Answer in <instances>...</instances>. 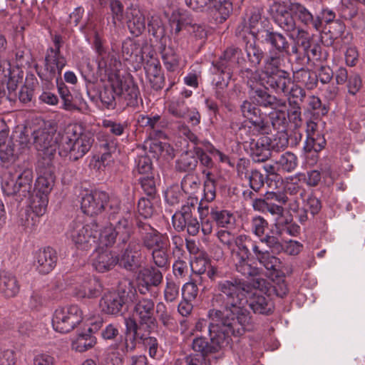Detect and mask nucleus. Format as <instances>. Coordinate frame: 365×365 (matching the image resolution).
I'll use <instances>...</instances> for the list:
<instances>
[{"label":"nucleus","instance_id":"obj_55","mask_svg":"<svg viewBox=\"0 0 365 365\" xmlns=\"http://www.w3.org/2000/svg\"><path fill=\"white\" fill-rule=\"evenodd\" d=\"M168 113L178 118H185L189 112V107L182 98L173 100L168 104Z\"/></svg>","mask_w":365,"mask_h":365},{"label":"nucleus","instance_id":"obj_42","mask_svg":"<svg viewBox=\"0 0 365 365\" xmlns=\"http://www.w3.org/2000/svg\"><path fill=\"white\" fill-rule=\"evenodd\" d=\"M294 80L302 85L307 89L312 90L317 85V75L308 68H301L294 71Z\"/></svg>","mask_w":365,"mask_h":365},{"label":"nucleus","instance_id":"obj_8","mask_svg":"<svg viewBox=\"0 0 365 365\" xmlns=\"http://www.w3.org/2000/svg\"><path fill=\"white\" fill-rule=\"evenodd\" d=\"M81 208L88 215H95L103 210L109 214V220H113L120 210V200L114 196H109L103 191H94L86 194L81 199Z\"/></svg>","mask_w":365,"mask_h":365},{"label":"nucleus","instance_id":"obj_1","mask_svg":"<svg viewBox=\"0 0 365 365\" xmlns=\"http://www.w3.org/2000/svg\"><path fill=\"white\" fill-rule=\"evenodd\" d=\"M245 283L238 278L220 280L210 301V309L205 319H199L195 331L222 337H240L255 329L252 317L242 304Z\"/></svg>","mask_w":365,"mask_h":365},{"label":"nucleus","instance_id":"obj_53","mask_svg":"<svg viewBox=\"0 0 365 365\" xmlns=\"http://www.w3.org/2000/svg\"><path fill=\"white\" fill-rule=\"evenodd\" d=\"M272 109L274 110L269 113V119L273 128L278 130H285L288 125L286 108Z\"/></svg>","mask_w":365,"mask_h":365},{"label":"nucleus","instance_id":"obj_48","mask_svg":"<svg viewBox=\"0 0 365 365\" xmlns=\"http://www.w3.org/2000/svg\"><path fill=\"white\" fill-rule=\"evenodd\" d=\"M131 15L132 18L128 21V27L132 34L138 36L145 29V16L138 9H133Z\"/></svg>","mask_w":365,"mask_h":365},{"label":"nucleus","instance_id":"obj_15","mask_svg":"<svg viewBox=\"0 0 365 365\" xmlns=\"http://www.w3.org/2000/svg\"><path fill=\"white\" fill-rule=\"evenodd\" d=\"M21 139L19 143H16L8 138V131L0 130V161L4 166L7 167L14 163L21 154V149L29 142L26 138L21 136Z\"/></svg>","mask_w":365,"mask_h":365},{"label":"nucleus","instance_id":"obj_27","mask_svg":"<svg viewBox=\"0 0 365 365\" xmlns=\"http://www.w3.org/2000/svg\"><path fill=\"white\" fill-rule=\"evenodd\" d=\"M246 143L249 144L250 155L255 163H264L271 157L269 138L262 136L257 139L250 138Z\"/></svg>","mask_w":365,"mask_h":365},{"label":"nucleus","instance_id":"obj_5","mask_svg":"<svg viewBox=\"0 0 365 365\" xmlns=\"http://www.w3.org/2000/svg\"><path fill=\"white\" fill-rule=\"evenodd\" d=\"M137 232L145 249L151 251L154 267L166 270L170 267L168 250L170 246L169 237L161 233L150 224L140 220L135 221Z\"/></svg>","mask_w":365,"mask_h":365},{"label":"nucleus","instance_id":"obj_60","mask_svg":"<svg viewBox=\"0 0 365 365\" xmlns=\"http://www.w3.org/2000/svg\"><path fill=\"white\" fill-rule=\"evenodd\" d=\"M288 91L284 95L289 96L290 106L294 105L295 103L300 106L304 102L307 96L304 89L298 85H293L291 88L289 87Z\"/></svg>","mask_w":365,"mask_h":365},{"label":"nucleus","instance_id":"obj_49","mask_svg":"<svg viewBox=\"0 0 365 365\" xmlns=\"http://www.w3.org/2000/svg\"><path fill=\"white\" fill-rule=\"evenodd\" d=\"M202 174L205 175V180L204 181V200L207 202H212L216 197V186L217 179L213 173L210 171H202Z\"/></svg>","mask_w":365,"mask_h":365},{"label":"nucleus","instance_id":"obj_13","mask_svg":"<svg viewBox=\"0 0 365 365\" xmlns=\"http://www.w3.org/2000/svg\"><path fill=\"white\" fill-rule=\"evenodd\" d=\"M36 172L38 177L34 184L33 192L48 197V195L54 187L56 180L53 161L49 158L38 160Z\"/></svg>","mask_w":365,"mask_h":365},{"label":"nucleus","instance_id":"obj_29","mask_svg":"<svg viewBox=\"0 0 365 365\" xmlns=\"http://www.w3.org/2000/svg\"><path fill=\"white\" fill-rule=\"evenodd\" d=\"M103 291V285L95 277H86L75 289V295L78 298L93 299L99 297Z\"/></svg>","mask_w":365,"mask_h":365},{"label":"nucleus","instance_id":"obj_47","mask_svg":"<svg viewBox=\"0 0 365 365\" xmlns=\"http://www.w3.org/2000/svg\"><path fill=\"white\" fill-rule=\"evenodd\" d=\"M247 53V63H249V68H256L261 63L264 58V51L254 41L253 43H247L245 46Z\"/></svg>","mask_w":365,"mask_h":365},{"label":"nucleus","instance_id":"obj_63","mask_svg":"<svg viewBox=\"0 0 365 365\" xmlns=\"http://www.w3.org/2000/svg\"><path fill=\"white\" fill-rule=\"evenodd\" d=\"M250 187L255 192H259L266 182V178L264 175L257 169L250 170L247 178Z\"/></svg>","mask_w":365,"mask_h":365},{"label":"nucleus","instance_id":"obj_11","mask_svg":"<svg viewBox=\"0 0 365 365\" xmlns=\"http://www.w3.org/2000/svg\"><path fill=\"white\" fill-rule=\"evenodd\" d=\"M54 135L55 132L52 128H41L33 131L34 144L39 152L38 160L49 158L53 161L59 143V138H55Z\"/></svg>","mask_w":365,"mask_h":365},{"label":"nucleus","instance_id":"obj_50","mask_svg":"<svg viewBox=\"0 0 365 365\" xmlns=\"http://www.w3.org/2000/svg\"><path fill=\"white\" fill-rule=\"evenodd\" d=\"M96 343V339L88 332L79 334L72 343V349L78 352H84L92 348Z\"/></svg>","mask_w":365,"mask_h":365},{"label":"nucleus","instance_id":"obj_35","mask_svg":"<svg viewBox=\"0 0 365 365\" xmlns=\"http://www.w3.org/2000/svg\"><path fill=\"white\" fill-rule=\"evenodd\" d=\"M119 88L122 92L119 93V101H123L128 106L135 107L138 103L139 89L132 81H123Z\"/></svg>","mask_w":365,"mask_h":365},{"label":"nucleus","instance_id":"obj_45","mask_svg":"<svg viewBox=\"0 0 365 365\" xmlns=\"http://www.w3.org/2000/svg\"><path fill=\"white\" fill-rule=\"evenodd\" d=\"M37 74L42 81H45V84L48 87V84L51 83L53 79L58 81L61 79V71L58 70L55 66L50 63L48 61H44V66L43 68L38 69L36 68Z\"/></svg>","mask_w":365,"mask_h":365},{"label":"nucleus","instance_id":"obj_51","mask_svg":"<svg viewBox=\"0 0 365 365\" xmlns=\"http://www.w3.org/2000/svg\"><path fill=\"white\" fill-rule=\"evenodd\" d=\"M276 164L278 165L279 170L292 173L297 167L298 158L296 155L287 151L282 154L279 158L276 160Z\"/></svg>","mask_w":365,"mask_h":365},{"label":"nucleus","instance_id":"obj_19","mask_svg":"<svg viewBox=\"0 0 365 365\" xmlns=\"http://www.w3.org/2000/svg\"><path fill=\"white\" fill-rule=\"evenodd\" d=\"M155 302L152 299L142 297L138 299L133 307V316L138 319L140 327L145 326V331L150 332L155 327L156 319L154 316Z\"/></svg>","mask_w":365,"mask_h":365},{"label":"nucleus","instance_id":"obj_10","mask_svg":"<svg viewBox=\"0 0 365 365\" xmlns=\"http://www.w3.org/2000/svg\"><path fill=\"white\" fill-rule=\"evenodd\" d=\"M98 225L92 222L84 225L81 222H73L71 225L70 237L78 249L88 250L96 242Z\"/></svg>","mask_w":365,"mask_h":365},{"label":"nucleus","instance_id":"obj_59","mask_svg":"<svg viewBox=\"0 0 365 365\" xmlns=\"http://www.w3.org/2000/svg\"><path fill=\"white\" fill-rule=\"evenodd\" d=\"M200 187V179L191 174L185 175L181 181V188L186 194L192 195L196 193Z\"/></svg>","mask_w":365,"mask_h":365},{"label":"nucleus","instance_id":"obj_64","mask_svg":"<svg viewBox=\"0 0 365 365\" xmlns=\"http://www.w3.org/2000/svg\"><path fill=\"white\" fill-rule=\"evenodd\" d=\"M309 109L317 115H325L327 114L329 108L323 104L320 98L316 96H310L308 98Z\"/></svg>","mask_w":365,"mask_h":365},{"label":"nucleus","instance_id":"obj_25","mask_svg":"<svg viewBox=\"0 0 365 365\" xmlns=\"http://www.w3.org/2000/svg\"><path fill=\"white\" fill-rule=\"evenodd\" d=\"M273 49L272 51L269 52V55L264 59V73H272L274 72H279V71H284L282 68L284 63V55L288 56H291L289 53L290 43L285 36V43L284 47L282 46L278 48L274 45H269Z\"/></svg>","mask_w":365,"mask_h":365},{"label":"nucleus","instance_id":"obj_32","mask_svg":"<svg viewBox=\"0 0 365 365\" xmlns=\"http://www.w3.org/2000/svg\"><path fill=\"white\" fill-rule=\"evenodd\" d=\"M138 122L142 127H148L150 128L156 137L162 138L165 135L163 129L168 128V120L162 115L155 114L154 115H140Z\"/></svg>","mask_w":365,"mask_h":365},{"label":"nucleus","instance_id":"obj_3","mask_svg":"<svg viewBox=\"0 0 365 365\" xmlns=\"http://www.w3.org/2000/svg\"><path fill=\"white\" fill-rule=\"evenodd\" d=\"M241 56L242 51L240 48L230 47L225 51L218 61L212 63L211 71L214 75L212 83L215 86V96L222 104L227 103V88L235 66L241 67L242 78H248L253 74L252 69L247 68V62Z\"/></svg>","mask_w":365,"mask_h":365},{"label":"nucleus","instance_id":"obj_31","mask_svg":"<svg viewBox=\"0 0 365 365\" xmlns=\"http://www.w3.org/2000/svg\"><path fill=\"white\" fill-rule=\"evenodd\" d=\"M288 9L293 14L294 18L297 19L302 24L312 26L315 30H319L321 22L319 18H314L309 10L299 2H289Z\"/></svg>","mask_w":365,"mask_h":365},{"label":"nucleus","instance_id":"obj_54","mask_svg":"<svg viewBox=\"0 0 365 365\" xmlns=\"http://www.w3.org/2000/svg\"><path fill=\"white\" fill-rule=\"evenodd\" d=\"M56 85L58 93L63 102V108L67 110H77L78 107L73 102V96L68 89L65 85L62 80L58 81L57 78Z\"/></svg>","mask_w":365,"mask_h":365},{"label":"nucleus","instance_id":"obj_33","mask_svg":"<svg viewBox=\"0 0 365 365\" xmlns=\"http://www.w3.org/2000/svg\"><path fill=\"white\" fill-rule=\"evenodd\" d=\"M198 164V158L196 155L195 147L192 150L182 152L175 163V169L179 173L193 172Z\"/></svg>","mask_w":365,"mask_h":365},{"label":"nucleus","instance_id":"obj_12","mask_svg":"<svg viewBox=\"0 0 365 365\" xmlns=\"http://www.w3.org/2000/svg\"><path fill=\"white\" fill-rule=\"evenodd\" d=\"M242 116L248 121L252 131L257 134L264 135L269 133V125L266 114L252 101L245 100L240 106Z\"/></svg>","mask_w":365,"mask_h":365},{"label":"nucleus","instance_id":"obj_26","mask_svg":"<svg viewBox=\"0 0 365 365\" xmlns=\"http://www.w3.org/2000/svg\"><path fill=\"white\" fill-rule=\"evenodd\" d=\"M57 260L56 251L52 247H47L36 252L34 266L39 274H47L54 269Z\"/></svg>","mask_w":365,"mask_h":365},{"label":"nucleus","instance_id":"obj_58","mask_svg":"<svg viewBox=\"0 0 365 365\" xmlns=\"http://www.w3.org/2000/svg\"><path fill=\"white\" fill-rule=\"evenodd\" d=\"M289 145V135L285 130H279L273 138H270L269 145L271 150L279 152L287 148Z\"/></svg>","mask_w":365,"mask_h":365},{"label":"nucleus","instance_id":"obj_9","mask_svg":"<svg viewBox=\"0 0 365 365\" xmlns=\"http://www.w3.org/2000/svg\"><path fill=\"white\" fill-rule=\"evenodd\" d=\"M83 320V312L76 304L58 307L54 312L52 325L55 331L64 334L75 329Z\"/></svg>","mask_w":365,"mask_h":365},{"label":"nucleus","instance_id":"obj_40","mask_svg":"<svg viewBox=\"0 0 365 365\" xmlns=\"http://www.w3.org/2000/svg\"><path fill=\"white\" fill-rule=\"evenodd\" d=\"M113 229L120 244L125 245L129 243L131 236L133 235V225L128 219L122 217L114 225Z\"/></svg>","mask_w":365,"mask_h":365},{"label":"nucleus","instance_id":"obj_46","mask_svg":"<svg viewBox=\"0 0 365 365\" xmlns=\"http://www.w3.org/2000/svg\"><path fill=\"white\" fill-rule=\"evenodd\" d=\"M161 56L168 71L175 72L179 68L180 57L173 47L164 46L161 51Z\"/></svg>","mask_w":365,"mask_h":365},{"label":"nucleus","instance_id":"obj_43","mask_svg":"<svg viewBox=\"0 0 365 365\" xmlns=\"http://www.w3.org/2000/svg\"><path fill=\"white\" fill-rule=\"evenodd\" d=\"M211 218L218 227L230 228L235 222L234 215L226 210L211 207Z\"/></svg>","mask_w":365,"mask_h":365},{"label":"nucleus","instance_id":"obj_52","mask_svg":"<svg viewBox=\"0 0 365 365\" xmlns=\"http://www.w3.org/2000/svg\"><path fill=\"white\" fill-rule=\"evenodd\" d=\"M210 4H213L216 20L219 19L220 23L225 21L232 11V4L229 0H214Z\"/></svg>","mask_w":365,"mask_h":365},{"label":"nucleus","instance_id":"obj_34","mask_svg":"<svg viewBox=\"0 0 365 365\" xmlns=\"http://www.w3.org/2000/svg\"><path fill=\"white\" fill-rule=\"evenodd\" d=\"M279 267L277 272V274H270L267 269H266V275L270 278L272 281V283L269 284L268 297H270L273 294L276 295L278 297L283 298L288 293V287L284 281V279L282 277V272L281 270L282 268V262L279 259Z\"/></svg>","mask_w":365,"mask_h":365},{"label":"nucleus","instance_id":"obj_39","mask_svg":"<svg viewBox=\"0 0 365 365\" xmlns=\"http://www.w3.org/2000/svg\"><path fill=\"white\" fill-rule=\"evenodd\" d=\"M191 267L192 271L198 274L206 273L207 277L212 281H216L224 276L222 269L212 266L202 259L195 260L191 264Z\"/></svg>","mask_w":365,"mask_h":365},{"label":"nucleus","instance_id":"obj_23","mask_svg":"<svg viewBox=\"0 0 365 365\" xmlns=\"http://www.w3.org/2000/svg\"><path fill=\"white\" fill-rule=\"evenodd\" d=\"M143 247L140 239H133L118 259L119 265L128 271H135L140 267L141 249Z\"/></svg>","mask_w":365,"mask_h":365},{"label":"nucleus","instance_id":"obj_24","mask_svg":"<svg viewBox=\"0 0 365 365\" xmlns=\"http://www.w3.org/2000/svg\"><path fill=\"white\" fill-rule=\"evenodd\" d=\"M163 275L160 269L150 266L145 267L138 272V289L140 294L145 295L155 287L161 284Z\"/></svg>","mask_w":365,"mask_h":365},{"label":"nucleus","instance_id":"obj_6","mask_svg":"<svg viewBox=\"0 0 365 365\" xmlns=\"http://www.w3.org/2000/svg\"><path fill=\"white\" fill-rule=\"evenodd\" d=\"M58 135L59 155L68 156L72 161L82 158L94 142L93 133L76 123L67 125L64 131Z\"/></svg>","mask_w":365,"mask_h":365},{"label":"nucleus","instance_id":"obj_21","mask_svg":"<svg viewBox=\"0 0 365 365\" xmlns=\"http://www.w3.org/2000/svg\"><path fill=\"white\" fill-rule=\"evenodd\" d=\"M128 292L119 288L116 292H110L103 294L99 303L101 312L108 315L117 316L122 313L123 306L127 302Z\"/></svg>","mask_w":365,"mask_h":365},{"label":"nucleus","instance_id":"obj_41","mask_svg":"<svg viewBox=\"0 0 365 365\" xmlns=\"http://www.w3.org/2000/svg\"><path fill=\"white\" fill-rule=\"evenodd\" d=\"M98 66L106 73H114L119 69L121 63L114 52L106 51L103 55L97 56Z\"/></svg>","mask_w":365,"mask_h":365},{"label":"nucleus","instance_id":"obj_37","mask_svg":"<svg viewBox=\"0 0 365 365\" xmlns=\"http://www.w3.org/2000/svg\"><path fill=\"white\" fill-rule=\"evenodd\" d=\"M118 263V257L108 250L98 251L93 260V266L98 272L112 269Z\"/></svg>","mask_w":365,"mask_h":365},{"label":"nucleus","instance_id":"obj_38","mask_svg":"<svg viewBox=\"0 0 365 365\" xmlns=\"http://www.w3.org/2000/svg\"><path fill=\"white\" fill-rule=\"evenodd\" d=\"M288 202L286 194L280 192H267V212L281 217L284 213L283 205Z\"/></svg>","mask_w":365,"mask_h":365},{"label":"nucleus","instance_id":"obj_4","mask_svg":"<svg viewBox=\"0 0 365 365\" xmlns=\"http://www.w3.org/2000/svg\"><path fill=\"white\" fill-rule=\"evenodd\" d=\"M246 19L236 29V35L245 37L246 33L250 34L255 40L264 44L284 47L285 36L274 31L269 21L262 17V11L258 8H252L247 11Z\"/></svg>","mask_w":365,"mask_h":365},{"label":"nucleus","instance_id":"obj_56","mask_svg":"<svg viewBox=\"0 0 365 365\" xmlns=\"http://www.w3.org/2000/svg\"><path fill=\"white\" fill-rule=\"evenodd\" d=\"M327 141L323 135L319 134L314 137H307L304 145V150L306 153L312 151L319 152L324 148Z\"/></svg>","mask_w":365,"mask_h":365},{"label":"nucleus","instance_id":"obj_18","mask_svg":"<svg viewBox=\"0 0 365 365\" xmlns=\"http://www.w3.org/2000/svg\"><path fill=\"white\" fill-rule=\"evenodd\" d=\"M232 341V337H222L214 334L210 336V341L202 336H197L192 339V349L199 355L207 357L208 355L218 352L222 347L227 346Z\"/></svg>","mask_w":365,"mask_h":365},{"label":"nucleus","instance_id":"obj_30","mask_svg":"<svg viewBox=\"0 0 365 365\" xmlns=\"http://www.w3.org/2000/svg\"><path fill=\"white\" fill-rule=\"evenodd\" d=\"M267 84L277 94H284L293 83L290 74L287 71H279L264 74Z\"/></svg>","mask_w":365,"mask_h":365},{"label":"nucleus","instance_id":"obj_7","mask_svg":"<svg viewBox=\"0 0 365 365\" xmlns=\"http://www.w3.org/2000/svg\"><path fill=\"white\" fill-rule=\"evenodd\" d=\"M34 173L25 163L14 165L1 177V189L6 195L30 196L33 189Z\"/></svg>","mask_w":365,"mask_h":365},{"label":"nucleus","instance_id":"obj_14","mask_svg":"<svg viewBox=\"0 0 365 365\" xmlns=\"http://www.w3.org/2000/svg\"><path fill=\"white\" fill-rule=\"evenodd\" d=\"M195 205L191 203L182 206L180 211L176 212L172 217L173 225L178 232H187L190 235L195 236L200 231V222L193 215Z\"/></svg>","mask_w":365,"mask_h":365},{"label":"nucleus","instance_id":"obj_44","mask_svg":"<svg viewBox=\"0 0 365 365\" xmlns=\"http://www.w3.org/2000/svg\"><path fill=\"white\" fill-rule=\"evenodd\" d=\"M156 313L159 322L164 327L170 331L176 329L177 322L163 302H158L157 304Z\"/></svg>","mask_w":365,"mask_h":365},{"label":"nucleus","instance_id":"obj_2","mask_svg":"<svg viewBox=\"0 0 365 365\" xmlns=\"http://www.w3.org/2000/svg\"><path fill=\"white\" fill-rule=\"evenodd\" d=\"M217 238L230 250L231 258L235 269L245 278L255 277L261 273V269L250 262L251 257L267 269L268 272L277 274L279 267V258L259 247V242L247 235L235 237L227 230H220L217 233Z\"/></svg>","mask_w":365,"mask_h":365},{"label":"nucleus","instance_id":"obj_62","mask_svg":"<svg viewBox=\"0 0 365 365\" xmlns=\"http://www.w3.org/2000/svg\"><path fill=\"white\" fill-rule=\"evenodd\" d=\"M135 162V172L145 176L153 175V163L150 157L146 155L139 156Z\"/></svg>","mask_w":365,"mask_h":365},{"label":"nucleus","instance_id":"obj_20","mask_svg":"<svg viewBox=\"0 0 365 365\" xmlns=\"http://www.w3.org/2000/svg\"><path fill=\"white\" fill-rule=\"evenodd\" d=\"M244 282L246 286V290L244 292L243 302L242 303L247 302L249 307L252 310L255 314L269 315L273 313L274 306L269 297L267 295L264 296L260 294L257 291L253 293H250L248 290V285L245 281L239 279ZM243 307L247 309L244 304Z\"/></svg>","mask_w":365,"mask_h":365},{"label":"nucleus","instance_id":"obj_61","mask_svg":"<svg viewBox=\"0 0 365 365\" xmlns=\"http://www.w3.org/2000/svg\"><path fill=\"white\" fill-rule=\"evenodd\" d=\"M185 27L195 40H200L203 42L206 39L207 30L204 24L193 23L192 21H186Z\"/></svg>","mask_w":365,"mask_h":365},{"label":"nucleus","instance_id":"obj_22","mask_svg":"<svg viewBox=\"0 0 365 365\" xmlns=\"http://www.w3.org/2000/svg\"><path fill=\"white\" fill-rule=\"evenodd\" d=\"M249 86L250 88V99L259 107L269 109L287 108L285 100L272 95L267 88L255 86L253 84H250Z\"/></svg>","mask_w":365,"mask_h":365},{"label":"nucleus","instance_id":"obj_17","mask_svg":"<svg viewBox=\"0 0 365 365\" xmlns=\"http://www.w3.org/2000/svg\"><path fill=\"white\" fill-rule=\"evenodd\" d=\"M124 321L125 339L118 345V349L126 354L136 349L137 342H143L146 331H142V327L138 324L136 319L133 317H126Z\"/></svg>","mask_w":365,"mask_h":365},{"label":"nucleus","instance_id":"obj_28","mask_svg":"<svg viewBox=\"0 0 365 365\" xmlns=\"http://www.w3.org/2000/svg\"><path fill=\"white\" fill-rule=\"evenodd\" d=\"M121 85V78L115 76L110 79V84L104 86L100 91L99 98L101 103L108 109H114L119 101V93L122 92V88H119Z\"/></svg>","mask_w":365,"mask_h":365},{"label":"nucleus","instance_id":"obj_16","mask_svg":"<svg viewBox=\"0 0 365 365\" xmlns=\"http://www.w3.org/2000/svg\"><path fill=\"white\" fill-rule=\"evenodd\" d=\"M287 4L274 2L270 6V14L274 21L292 38L293 34L297 29L296 21L292 13L288 9Z\"/></svg>","mask_w":365,"mask_h":365},{"label":"nucleus","instance_id":"obj_57","mask_svg":"<svg viewBox=\"0 0 365 365\" xmlns=\"http://www.w3.org/2000/svg\"><path fill=\"white\" fill-rule=\"evenodd\" d=\"M31 208L36 216H42L46 212L48 197H43V195L34 193L31 195Z\"/></svg>","mask_w":365,"mask_h":365},{"label":"nucleus","instance_id":"obj_36","mask_svg":"<svg viewBox=\"0 0 365 365\" xmlns=\"http://www.w3.org/2000/svg\"><path fill=\"white\" fill-rule=\"evenodd\" d=\"M20 289L18 280L14 274L9 272H0V292L6 297L16 296Z\"/></svg>","mask_w":365,"mask_h":365}]
</instances>
